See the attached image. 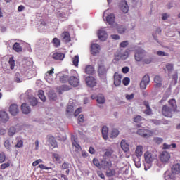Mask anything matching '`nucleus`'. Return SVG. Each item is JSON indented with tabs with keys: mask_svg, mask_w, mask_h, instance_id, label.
<instances>
[{
	"mask_svg": "<svg viewBox=\"0 0 180 180\" xmlns=\"http://www.w3.org/2000/svg\"><path fill=\"white\" fill-rule=\"evenodd\" d=\"M144 161H145V171L150 169L153 162L157 160V154L154 151L147 150L145 152L144 155Z\"/></svg>",
	"mask_w": 180,
	"mask_h": 180,
	"instance_id": "f257e3e1",
	"label": "nucleus"
},
{
	"mask_svg": "<svg viewBox=\"0 0 180 180\" xmlns=\"http://www.w3.org/2000/svg\"><path fill=\"white\" fill-rule=\"evenodd\" d=\"M98 72L100 78L106 81V76L108 75V69L105 67V63H103V60H100L98 62Z\"/></svg>",
	"mask_w": 180,
	"mask_h": 180,
	"instance_id": "f03ea898",
	"label": "nucleus"
},
{
	"mask_svg": "<svg viewBox=\"0 0 180 180\" xmlns=\"http://www.w3.org/2000/svg\"><path fill=\"white\" fill-rule=\"evenodd\" d=\"M172 112L175 111L167 105H164L162 108V115H163L165 117H172Z\"/></svg>",
	"mask_w": 180,
	"mask_h": 180,
	"instance_id": "7ed1b4c3",
	"label": "nucleus"
},
{
	"mask_svg": "<svg viewBox=\"0 0 180 180\" xmlns=\"http://www.w3.org/2000/svg\"><path fill=\"white\" fill-rule=\"evenodd\" d=\"M136 133L139 136H141V137L145 139H148V137H151V136H153V131L151 130L144 128L139 129Z\"/></svg>",
	"mask_w": 180,
	"mask_h": 180,
	"instance_id": "20e7f679",
	"label": "nucleus"
},
{
	"mask_svg": "<svg viewBox=\"0 0 180 180\" xmlns=\"http://www.w3.org/2000/svg\"><path fill=\"white\" fill-rule=\"evenodd\" d=\"M146 54H147V52L143 49L138 50L135 53V60L136 61H141L143 57H146Z\"/></svg>",
	"mask_w": 180,
	"mask_h": 180,
	"instance_id": "39448f33",
	"label": "nucleus"
},
{
	"mask_svg": "<svg viewBox=\"0 0 180 180\" xmlns=\"http://www.w3.org/2000/svg\"><path fill=\"white\" fill-rule=\"evenodd\" d=\"M150 84V76L148 75H146L142 80L141 81L140 83V88L141 89H147V85Z\"/></svg>",
	"mask_w": 180,
	"mask_h": 180,
	"instance_id": "423d86ee",
	"label": "nucleus"
},
{
	"mask_svg": "<svg viewBox=\"0 0 180 180\" xmlns=\"http://www.w3.org/2000/svg\"><path fill=\"white\" fill-rule=\"evenodd\" d=\"M119 8L123 13H127L129 12V4H127V1L125 0H122L119 3Z\"/></svg>",
	"mask_w": 180,
	"mask_h": 180,
	"instance_id": "0eeeda50",
	"label": "nucleus"
},
{
	"mask_svg": "<svg viewBox=\"0 0 180 180\" xmlns=\"http://www.w3.org/2000/svg\"><path fill=\"white\" fill-rule=\"evenodd\" d=\"M86 84L90 88H94L96 85V79L92 76L86 77Z\"/></svg>",
	"mask_w": 180,
	"mask_h": 180,
	"instance_id": "6e6552de",
	"label": "nucleus"
},
{
	"mask_svg": "<svg viewBox=\"0 0 180 180\" xmlns=\"http://www.w3.org/2000/svg\"><path fill=\"white\" fill-rule=\"evenodd\" d=\"M171 158V155L167 151H163L160 155V160L162 162H168Z\"/></svg>",
	"mask_w": 180,
	"mask_h": 180,
	"instance_id": "1a4fd4ad",
	"label": "nucleus"
},
{
	"mask_svg": "<svg viewBox=\"0 0 180 180\" xmlns=\"http://www.w3.org/2000/svg\"><path fill=\"white\" fill-rule=\"evenodd\" d=\"M122 78H123L122 75L115 72L113 75L114 85L116 86H120V85L122 84Z\"/></svg>",
	"mask_w": 180,
	"mask_h": 180,
	"instance_id": "9d476101",
	"label": "nucleus"
},
{
	"mask_svg": "<svg viewBox=\"0 0 180 180\" xmlns=\"http://www.w3.org/2000/svg\"><path fill=\"white\" fill-rule=\"evenodd\" d=\"M101 51V46L98 44H93L91 46V53L92 56H96Z\"/></svg>",
	"mask_w": 180,
	"mask_h": 180,
	"instance_id": "9b49d317",
	"label": "nucleus"
},
{
	"mask_svg": "<svg viewBox=\"0 0 180 180\" xmlns=\"http://www.w3.org/2000/svg\"><path fill=\"white\" fill-rule=\"evenodd\" d=\"M69 84L72 86L77 87L79 85V79L75 76H72L69 78Z\"/></svg>",
	"mask_w": 180,
	"mask_h": 180,
	"instance_id": "f8f14e48",
	"label": "nucleus"
},
{
	"mask_svg": "<svg viewBox=\"0 0 180 180\" xmlns=\"http://www.w3.org/2000/svg\"><path fill=\"white\" fill-rule=\"evenodd\" d=\"M97 34L99 40L101 41H105L108 39V33L105 30H99Z\"/></svg>",
	"mask_w": 180,
	"mask_h": 180,
	"instance_id": "ddd939ff",
	"label": "nucleus"
},
{
	"mask_svg": "<svg viewBox=\"0 0 180 180\" xmlns=\"http://www.w3.org/2000/svg\"><path fill=\"white\" fill-rule=\"evenodd\" d=\"M52 58L57 61H63L65 58V54L61 52H56L52 55Z\"/></svg>",
	"mask_w": 180,
	"mask_h": 180,
	"instance_id": "4468645a",
	"label": "nucleus"
},
{
	"mask_svg": "<svg viewBox=\"0 0 180 180\" xmlns=\"http://www.w3.org/2000/svg\"><path fill=\"white\" fill-rule=\"evenodd\" d=\"M171 172L173 175H179L180 174V163H176L171 167Z\"/></svg>",
	"mask_w": 180,
	"mask_h": 180,
	"instance_id": "2eb2a0df",
	"label": "nucleus"
},
{
	"mask_svg": "<svg viewBox=\"0 0 180 180\" xmlns=\"http://www.w3.org/2000/svg\"><path fill=\"white\" fill-rule=\"evenodd\" d=\"M9 112L13 116H16L19 113V107L16 104H11L9 108Z\"/></svg>",
	"mask_w": 180,
	"mask_h": 180,
	"instance_id": "dca6fc26",
	"label": "nucleus"
},
{
	"mask_svg": "<svg viewBox=\"0 0 180 180\" xmlns=\"http://www.w3.org/2000/svg\"><path fill=\"white\" fill-rule=\"evenodd\" d=\"M61 38L65 43H70L71 41V35L69 32L65 31L61 34Z\"/></svg>",
	"mask_w": 180,
	"mask_h": 180,
	"instance_id": "f3484780",
	"label": "nucleus"
},
{
	"mask_svg": "<svg viewBox=\"0 0 180 180\" xmlns=\"http://www.w3.org/2000/svg\"><path fill=\"white\" fill-rule=\"evenodd\" d=\"M154 82H155V88H161L162 86V77L160 75H156L154 77Z\"/></svg>",
	"mask_w": 180,
	"mask_h": 180,
	"instance_id": "a211bd4d",
	"label": "nucleus"
},
{
	"mask_svg": "<svg viewBox=\"0 0 180 180\" xmlns=\"http://www.w3.org/2000/svg\"><path fill=\"white\" fill-rule=\"evenodd\" d=\"M8 120H9V116L8 115V113H6L5 111H0V122L6 123Z\"/></svg>",
	"mask_w": 180,
	"mask_h": 180,
	"instance_id": "6ab92c4d",
	"label": "nucleus"
},
{
	"mask_svg": "<svg viewBox=\"0 0 180 180\" xmlns=\"http://www.w3.org/2000/svg\"><path fill=\"white\" fill-rule=\"evenodd\" d=\"M143 105L146 108L143 113H145V115H147L148 116H150V115H153V110H151V108L150 107V103H148V101H145L143 102Z\"/></svg>",
	"mask_w": 180,
	"mask_h": 180,
	"instance_id": "aec40b11",
	"label": "nucleus"
},
{
	"mask_svg": "<svg viewBox=\"0 0 180 180\" xmlns=\"http://www.w3.org/2000/svg\"><path fill=\"white\" fill-rule=\"evenodd\" d=\"M21 110L25 115H29V113L32 112L30 107L26 103H22L21 105Z\"/></svg>",
	"mask_w": 180,
	"mask_h": 180,
	"instance_id": "412c9836",
	"label": "nucleus"
},
{
	"mask_svg": "<svg viewBox=\"0 0 180 180\" xmlns=\"http://www.w3.org/2000/svg\"><path fill=\"white\" fill-rule=\"evenodd\" d=\"M121 148L122 150H123V151H124V153H127V151H129V150H130V146H129V143H127V142H126V140L122 139L121 141Z\"/></svg>",
	"mask_w": 180,
	"mask_h": 180,
	"instance_id": "4be33fe9",
	"label": "nucleus"
},
{
	"mask_svg": "<svg viewBox=\"0 0 180 180\" xmlns=\"http://www.w3.org/2000/svg\"><path fill=\"white\" fill-rule=\"evenodd\" d=\"M143 153H144V147L141 145L137 146L135 150L136 157H141V155H143Z\"/></svg>",
	"mask_w": 180,
	"mask_h": 180,
	"instance_id": "5701e85b",
	"label": "nucleus"
},
{
	"mask_svg": "<svg viewBox=\"0 0 180 180\" xmlns=\"http://www.w3.org/2000/svg\"><path fill=\"white\" fill-rule=\"evenodd\" d=\"M168 103L170 106V109L173 110L174 112H176V108H178L176 105V100L172 98L169 100Z\"/></svg>",
	"mask_w": 180,
	"mask_h": 180,
	"instance_id": "b1692460",
	"label": "nucleus"
},
{
	"mask_svg": "<svg viewBox=\"0 0 180 180\" xmlns=\"http://www.w3.org/2000/svg\"><path fill=\"white\" fill-rule=\"evenodd\" d=\"M48 139L51 146L53 147V148H56L57 147H58V144L57 143V141L56 140V138L54 136H49Z\"/></svg>",
	"mask_w": 180,
	"mask_h": 180,
	"instance_id": "393cba45",
	"label": "nucleus"
},
{
	"mask_svg": "<svg viewBox=\"0 0 180 180\" xmlns=\"http://www.w3.org/2000/svg\"><path fill=\"white\" fill-rule=\"evenodd\" d=\"M101 133H102V136L104 139V140H108V136L109 134V129H108V127L103 126L102 127Z\"/></svg>",
	"mask_w": 180,
	"mask_h": 180,
	"instance_id": "a878e982",
	"label": "nucleus"
},
{
	"mask_svg": "<svg viewBox=\"0 0 180 180\" xmlns=\"http://www.w3.org/2000/svg\"><path fill=\"white\" fill-rule=\"evenodd\" d=\"M115 19H116L115 14L111 13L106 17V22L110 25H113L115 23Z\"/></svg>",
	"mask_w": 180,
	"mask_h": 180,
	"instance_id": "bb28decb",
	"label": "nucleus"
},
{
	"mask_svg": "<svg viewBox=\"0 0 180 180\" xmlns=\"http://www.w3.org/2000/svg\"><path fill=\"white\" fill-rule=\"evenodd\" d=\"M117 57L120 60H127L129 58V50H126L123 53H119Z\"/></svg>",
	"mask_w": 180,
	"mask_h": 180,
	"instance_id": "cd10ccee",
	"label": "nucleus"
},
{
	"mask_svg": "<svg viewBox=\"0 0 180 180\" xmlns=\"http://www.w3.org/2000/svg\"><path fill=\"white\" fill-rule=\"evenodd\" d=\"M85 72L86 74H89V75L94 74V72H95L94 66L91 65H87L85 68Z\"/></svg>",
	"mask_w": 180,
	"mask_h": 180,
	"instance_id": "c85d7f7f",
	"label": "nucleus"
},
{
	"mask_svg": "<svg viewBox=\"0 0 180 180\" xmlns=\"http://www.w3.org/2000/svg\"><path fill=\"white\" fill-rule=\"evenodd\" d=\"M13 50L16 51V53H20L22 51V46H20V44L15 42L13 46Z\"/></svg>",
	"mask_w": 180,
	"mask_h": 180,
	"instance_id": "c756f323",
	"label": "nucleus"
},
{
	"mask_svg": "<svg viewBox=\"0 0 180 180\" xmlns=\"http://www.w3.org/2000/svg\"><path fill=\"white\" fill-rule=\"evenodd\" d=\"M105 96L103 94H98L96 97V102L100 103V104H103L105 103Z\"/></svg>",
	"mask_w": 180,
	"mask_h": 180,
	"instance_id": "7c9ffc66",
	"label": "nucleus"
},
{
	"mask_svg": "<svg viewBox=\"0 0 180 180\" xmlns=\"http://www.w3.org/2000/svg\"><path fill=\"white\" fill-rule=\"evenodd\" d=\"M66 115L68 116H71V115H74V106L70 105H68L66 110Z\"/></svg>",
	"mask_w": 180,
	"mask_h": 180,
	"instance_id": "2f4dec72",
	"label": "nucleus"
},
{
	"mask_svg": "<svg viewBox=\"0 0 180 180\" xmlns=\"http://www.w3.org/2000/svg\"><path fill=\"white\" fill-rule=\"evenodd\" d=\"M14 81L15 82H17L18 84L22 82V76L20 75V73L16 72L14 76Z\"/></svg>",
	"mask_w": 180,
	"mask_h": 180,
	"instance_id": "473e14b6",
	"label": "nucleus"
},
{
	"mask_svg": "<svg viewBox=\"0 0 180 180\" xmlns=\"http://www.w3.org/2000/svg\"><path fill=\"white\" fill-rule=\"evenodd\" d=\"M70 78L68 77V75H63L60 77V82L62 84H66V82H69Z\"/></svg>",
	"mask_w": 180,
	"mask_h": 180,
	"instance_id": "72a5a7b5",
	"label": "nucleus"
},
{
	"mask_svg": "<svg viewBox=\"0 0 180 180\" xmlns=\"http://www.w3.org/2000/svg\"><path fill=\"white\" fill-rule=\"evenodd\" d=\"M52 43L54 47L58 48L61 46V41L58 38H53L52 40Z\"/></svg>",
	"mask_w": 180,
	"mask_h": 180,
	"instance_id": "f704fd0d",
	"label": "nucleus"
},
{
	"mask_svg": "<svg viewBox=\"0 0 180 180\" xmlns=\"http://www.w3.org/2000/svg\"><path fill=\"white\" fill-rule=\"evenodd\" d=\"M38 96L42 102H46V96H44V91L43 90H39L38 91Z\"/></svg>",
	"mask_w": 180,
	"mask_h": 180,
	"instance_id": "c9c22d12",
	"label": "nucleus"
},
{
	"mask_svg": "<svg viewBox=\"0 0 180 180\" xmlns=\"http://www.w3.org/2000/svg\"><path fill=\"white\" fill-rule=\"evenodd\" d=\"M72 61L75 67H78V63H79V56L78 55L75 56V57L72 58Z\"/></svg>",
	"mask_w": 180,
	"mask_h": 180,
	"instance_id": "e433bc0d",
	"label": "nucleus"
},
{
	"mask_svg": "<svg viewBox=\"0 0 180 180\" xmlns=\"http://www.w3.org/2000/svg\"><path fill=\"white\" fill-rule=\"evenodd\" d=\"M116 175V170L115 169H108L106 172V176L110 178V176H115Z\"/></svg>",
	"mask_w": 180,
	"mask_h": 180,
	"instance_id": "4c0bfd02",
	"label": "nucleus"
},
{
	"mask_svg": "<svg viewBox=\"0 0 180 180\" xmlns=\"http://www.w3.org/2000/svg\"><path fill=\"white\" fill-rule=\"evenodd\" d=\"M54 74V68H53L49 71H47L45 74V79H49L50 77H53V75Z\"/></svg>",
	"mask_w": 180,
	"mask_h": 180,
	"instance_id": "58836bf2",
	"label": "nucleus"
},
{
	"mask_svg": "<svg viewBox=\"0 0 180 180\" xmlns=\"http://www.w3.org/2000/svg\"><path fill=\"white\" fill-rule=\"evenodd\" d=\"M171 147H172V148H176V143H172L170 145H168L167 143L163 144L164 150H169V148H171Z\"/></svg>",
	"mask_w": 180,
	"mask_h": 180,
	"instance_id": "ea45409f",
	"label": "nucleus"
},
{
	"mask_svg": "<svg viewBox=\"0 0 180 180\" xmlns=\"http://www.w3.org/2000/svg\"><path fill=\"white\" fill-rule=\"evenodd\" d=\"M127 28L123 25H120L117 27V32L120 34H123L126 32Z\"/></svg>",
	"mask_w": 180,
	"mask_h": 180,
	"instance_id": "a19ab883",
	"label": "nucleus"
},
{
	"mask_svg": "<svg viewBox=\"0 0 180 180\" xmlns=\"http://www.w3.org/2000/svg\"><path fill=\"white\" fill-rule=\"evenodd\" d=\"M113 154V149L112 148H108L105 150V152L104 153V155L105 157H112V155Z\"/></svg>",
	"mask_w": 180,
	"mask_h": 180,
	"instance_id": "79ce46f5",
	"label": "nucleus"
},
{
	"mask_svg": "<svg viewBox=\"0 0 180 180\" xmlns=\"http://www.w3.org/2000/svg\"><path fill=\"white\" fill-rule=\"evenodd\" d=\"M8 64L10 65L11 70H13L15 68V59L13 58H10L8 60Z\"/></svg>",
	"mask_w": 180,
	"mask_h": 180,
	"instance_id": "37998d69",
	"label": "nucleus"
},
{
	"mask_svg": "<svg viewBox=\"0 0 180 180\" xmlns=\"http://www.w3.org/2000/svg\"><path fill=\"white\" fill-rule=\"evenodd\" d=\"M16 133V128L15 127H11L8 129V136H14Z\"/></svg>",
	"mask_w": 180,
	"mask_h": 180,
	"instance_id": "c03bdc74",
	"label": "nucleus"
},
{
	"mask_svg": "<svg viewBox=\"0 0 180 180\" xmlns=\"http://www.w3.org/2000/svg\"><path fill=\"white\" fill-rule=\"evenodd\" d=\"M164 139H162V138L155 137L153 139V143H155V144H161V143H162Z\"/></svg>",
	"mask_w": 180,
	"mask_h": 180,
	"instance_id": "a18cd8bd",
	"label": "nucleus"
},
{
	"mask_svg": "<svg viewBox=\"0 0 180 180\" xmlns=\"http://www.w3.org/2000/svg\"><path fill=\"white\" fill-rule=\"evenodd\" d=\"M30 103L32 106H36L37 105V99L36 97H32L30 98Z\"/></svg>",
	"mask_w": 180,
	"mask_h": 180,
	"instance_id": "49530a36",
	"label": "nucleus"
},
{
	"mask_svg": "<svg viewBox=\"0 0 180 180\" xmlns=\"http://www.w3.org/2000/svg\"><path fill=\"white\" fill-rule=\"evenodd\" d=\"M111 137L112 138H116L117 137V136H119V130L114 129H112V131H111Z\"/></svg>",
	"mask_w": 180,
	"mask_h": 180,
	"instance_id": "de8ad7c7",
	"label": "nucleus"
},
{
	"mask_svg": "<svg viewBox=\"0 0 180 180\" xmlns=\"http://www.w3.org/2000/svg\"><path fill=\"white\" fill-rule=\"evenodd\" d=\"M4 147L7 150H11V147H12V145L11 144V141L9 140H6L4 142Z\"/></svg>",
	"mask_w": 180,
	"mask_h": 180,
	"instance_id": "09e8293b",
	"label": "nucleus"
},
{
	"mask_svg": "<svg viewBox=\"0 0 180 180\" xmlns=\"http://www.w3.org/2000/svg\"><path fill=\"white\" fill-rule=\"evenodd\" d=\"M157 54H158V56H160V57H168L169 56V54H168V53H165L162 51H158L157 52Z\"/></svg>",
	"mask_w": 180,
	"mask_h": 180,
	"instance_id": "8fccbe9b",
	"label": "nucleus"
},
{
	"mask_svg": "<svg viewBox=\"0 0 180 180\" xmlns=\"http://www.w3.org/2000/svg\"><path fill=\"white\" fill-rule=\"evenodd\" d=\"M16 148H22L23 147V140H18L17 144L15 145Z\"/></svg>",
	"mask_w": 180,
	"mask_h": 180,
	"instance_id": "3c124183",
	"label": "nucleus"
},
{
	"mask_svg": "<svg viewBox=\"0 0 180 180\" xmlns=\"http://www.w3.org/2000/svg\"><path fill=\"white\" fill-rule=\"evenodd\" d=\"M122 84L125 86H127L130 84V78L129 77H124L122 80Z\"/></svg>",
	"mask_w": 180,
	"mask_h": 180,
	"instance_id": "603ef678",
	"label": "nucleus"
},
{
	"mask_svg": "<svg viewBox=\"0 0 180 180\" xmlns=\"http://www.w3.org/2000/svg\"><path fill=\"white\" fill-rule=\"evenodd\" d=\"M9 167H11V163L8 162L1 164L0 168L1 169H6V168H9Z\"/></svg>",
	"mask_w": 180,
	"mask_h": 180,
	"instance_id": "864d4df0",
	"label": "nucleus"
},
{
	"mask_svg": "<svg viewBox=\"0 0 180 180\" xmlns=\"http://www.w3.org/2000/svg\"><path fill=\"white\" fill-rule=\"evenodd\" d=\"M5 160H6V155H5V153H0V164H2V162H5Z\"/></svg>",
	"mask_w": 180,
	"mask_h": 180,
	"instance_id": "5fc2aeb1",
	"label": "nucleus"
},
{
	"mask_svg": "<svg viewBox=\"0 0 180 180\" xmlns=\"http://www.w3.org/2000/svg\"><path fill=\"white\" fill-rule=\"evenodd\" d=\"M103 165H104L105 168H110L112 167V162L110 160L104 161Z\"/></svg>",
	"mask_w": 180,
	"mask_h": 180,
	"instance_id": "6e6d98bb",
	"label": "nucleus"
},
{
	"mask_svg": "<svg viewBox=\"0 0 180 180\" xmlns=\"http://www.w3.org/2000/svg\"><path fill=\"white\" fill-rule=\"evenodd\" d=\"M72 146H74V147L77 148V150H81V146H79L78 144L77 139H75L74 141H72Z\"/></svg>",
	"mask_w": 180,
	"mask_h": 180,
	"instance_id": "4d7b16f0",
	"label": "nucleus"
},
{
	"mask_svg": "<svg viewBox=\"0 0 180 180\" xmlns=\"http://www.w3.org/2000/svg\"><path fill=\"white\" fill-rule=\"evenodd\" d=\"M60 91H70V89H71V88H70L69 86L64 84L60 87Z\"/></svg>",
	"mask_w": 180,
	"mask_h": 180,
	"instance_id": "13d9d810",
	"label": "nucleus"
},
{
	"mask_svg": "<svg viewBox=\"0 0 180 180\" xmlns=\"http://www.w3.org/2000/svg\"><path fill=\"white\" fill-rule=\"evenodd\" d=\"M52 157L57 162L60 161V155H58V153H53Z\"/></svg>",
	"mask_w": 180,
	"mask_h": 180,
	"instance_id": "bf43d9fd",
	"label": "nucleus"
},
{
	"mask_svg": "<svg viewBox=\"0 0 180 180\" xmlns=\"http://www.w3.org/2000/svg\"><path fill=\"white\" fill-rule=\"evenodd\" d=\"M134 162L135 167H136V168H140V167H141V162H140V159L134 160Z\"/></svg>",
	"mask_w": 180,
	"mask_h": 180,
	"instance_id": "052dcab7",
	"label": "nucleus"
},
{
	"mask_svg": "<svg viewBox=\"0 0 180 180\" xmlns=\"http://www.w3.org/2000/svg\"><path fill=\"white\" fill-rule=\"evenodd\" d=\"M93 164L98 168H99V167H101V163H99V160L98 159L94 158L93 160Z\"/></svg>",
	"mask_w": 180,
	"mask_h": 180,
	"instance_id": "680f3d73",
	"label": "nucleus"
},
{
	"mask_svg": "<svg viewBox=\"0 0 180 180\" xmlns=\"http://www.w3.org/2000/svg\"><path fill=\"white\" fill-rule=\"evenodd\" d=\"M85 120V116H84V115L81 114L79 115V117H78V121L79 123H84Z\"/></svg>",
	"mask_w": 180,
	"mask_h": 180,
	"instance_id": "e2e57ef3",
	"label": "nucleus"
},
{
	"mask_svg": "<svg viewBox=\"0 0 180 180\" xmlns=\"http://www.w3.org/2000/svg\"><path fill=\"white\" fill-rule=\"evenodd\" d=\"M120 46V47H122L124 49L125 47H127V46H129V41H124L121 42Z\"/></svg>",
	"mask_w": 180,
	"mask_h": 180,
	"instance_id": "0e129e2a",
	"label": "nucleus"
},
{
	"mask_svg": "<svg viewBox=\"0 0 180 180\" xmlns=\"http://www.w3.org/2000/svg\"><path fill=\"white\" fill-rule=\"evenodd\" d=\"M40 162H43V160L41 159H38L36 161L33 162L32 167H37Z\"/></svg>",
	"mask_w": 180,
	"mask_h": 180,
	"instance_id": "69168bd1",
	"label": "nucleus"
},
{
	"mask_svg": "<svg viewBox=\"0 0 180 180\" xmlns=\"http://www.w3.org/2000/svg\"><path fill=\"white\" fill-rule=\"evenodd\" d=\"M166 68H167V71H169V72H170V71H172V70L174 68V65L171 63H168L167 65H166Z\"/></svg>",
	"mask_w": 180,
	"mask_h": 180,
	"instance_id": "338daca9",
	"label": "nucleus"
},
{
	"mask_svg": "<svg viewBox=\"0 0 180 180\" xmlns=\"http://www.w3.org/2000/svg\"><path fill=\"white\" fill-rule=\"evenodd\" d=\"M39 168H40L41 169H46V170H49V169H51V167H46L43 164H40L39 165Z\"/></svg>",
	"mask_w": 180,
	"mask_h": 180,
	"instance_id": "774afa93",
	"label": "nucleus"
}]
</instances>
